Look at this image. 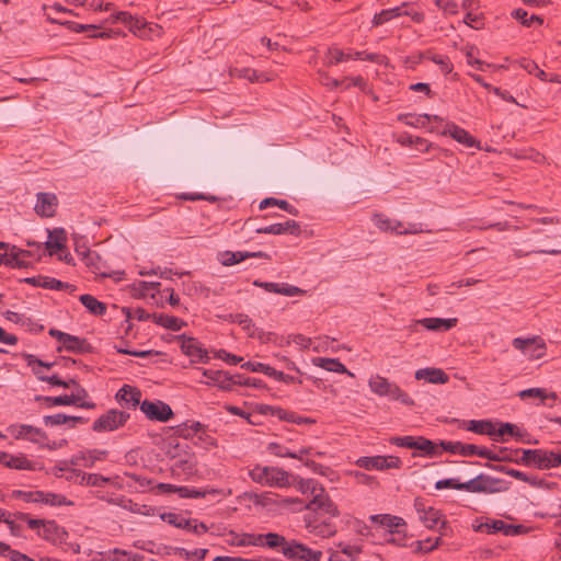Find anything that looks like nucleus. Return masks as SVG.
Returning a JSON list of instances; mask_svg holds the SVG:
<instances>
[{
  "mask_svg": "<svg viewBox=\"0 0 561 561\" xmlns=\"http://www.w3.org/2000/svg\"><path fill=\"white\" fill-rule=\"evenodd\" d=\"M368 387L371 392L379 397H388L391 400L401 402L402 404L414 405L413 399L403 391L396 382L389 381L387 378L375 375L368 380Z\"/></svg>",
  "mask_w": 561,
  "mask_h": 561,
  "instance_id": "1",
  "label": "nucleus"
},
{
  "mask_svg": "<svg viewBox=\"0 0 561 561\" xmlns=\"http://www.w3.org/2000/svg\"><path fill=\"white\" fill-rule=\"evenodd\" d=\"M522 454L523 458H519L518 465H534L540 470L559 467V462H561V454H556L553 451H547L543 449H523Z\"/></svg>",
  "mask_w": 561,
  "mask_h": 561,
  "instance_id": "2",
  "label": "nucleus"
},
{
  "mask_svg": "<svg viewBox=\"0 0 561 561\" xmlns=\"http://www.w3.org/2000/svg\"><path fill=\"white\" fill-rule=\"evenodd\" d=\"M461 486L463 490L471 493H496L507 490V486L503 480L483 473H480L476 478L463 482Z\"/></svg>",
  "mask_w": 561,
  "mask_h": 561,
  "instance_id": "3",
  "label": "nucleus"
},
{
  "mask_svg": "<svg viewBox=\"0 0 561 561\" xmlns=\"http://www.w3.org/2000/svg\"><path fill=\"white\" fill-rule=\"evenodd\" d=\"M130 414L124 410L111 409L93 422L94 432H113L123 427Z\"/></svg>",
  "mask_w": 561,
  "mask_h": 561,
  "instance_id": "4",
  "label": "nucleus"
},
{
  "mask_svg": "<svg viewBox=\"0 0 561 561\" xmlns=\"http://www.w3.org/2000/svg\"><path fill=\"white\" fill-rule=\"evenodd\" d=\"M76 251L82 255V259L85 265L91 270L95 275L106 278H113L115 280H122L125 273L123 271L114 272L110 271L106 263L102 260L101 255L95 251L87 250L84 252H80L78 249Z\"/></svg>",
  "mask_w": 561,
  "mask_h": 561,
  "instance_id": "5",
  "label": "nucleus"
},
{
  "mask_svg": "<svg viewBox=\"0 0 561 561\" xmlns=\"http://www.w3.org/2000/svg\"><path fill=\"white\" fill-rule=\"evenodd\" d=\"M304 508L316 513L328 514L331 517L340 515L337 506L331 500L323 486L312 495V499L304 505Z\"/></svg>",
  "mask_w": 561,
  "mask_h": 561,
  "instance_id": "6",
  "label": "nucleus"
},
{
  "mask_svg": "<svg viewBox=\"0 0 561 561\" xmlns=\"http://www.w3.org/2000/svg\"><path fill=\"white\" fill-rule=\"evenodd\" d=\"M512 345L533 359L542 358L546 354V342L540 336H533L527 339L515 337L512 341Z\"/></svg>",
  "mask_w": 561,
  "mask_h": 561,
  "instance_id": "7",
  "label": "nucleus"
},
{
  "mask_svg": "<svg viewBox=\"0 0 561 561\" xmlns=\"http://www.w3.org/2000/svg\"><path fill=\"white\" fill-rule=\"evenodd\" d=\"M356 465L366 470H386L401 468L402 461L397 456H373L358 458Z\"/></svg>",
  "mask_w": 561,
  "mask_h": 561,
  "instance_id": "8",
  "label": "nucleus"
},
{
  "mask_svg": "<svg viewBox=\"0 0 561 561\" xmlns=\"http://www.w3.org/2000/svg\"><path fill=\"white\" fill-rule=\"evenodd\" d=\"M178 340L181 342V351L191 358L192 363L207 364L209 362L208 352L202 347L197 339L183 334Z\"/></svg>",
  "mask_w": 561,
  "mask_h": 561,
  "instance_id": "9",
  "label": "nucleus"
},
{
  "mask_svg": "<svg viewBox=\"0 0 561 561\" xmlns=\"http://www.w3.org/2000/svg\"><path fill=\"white\" fill-rule=\"evenodd\" d=\"M140 410L151 421L167 422L173 416L171 407L160 400H144Z\"/></svg>",
  "mask_w": 561,
  "mask_h": 561,
  "instance_id": "10",
  "label": "nucleus"
},
{
  "mask_svg": "<svg viewBox=\"0 0 561 561\" xmlns=\"http://www.w3.org/2000/svg\"><path fill=\"white\" fill-rule=\"evenodd\" d=\"M38 537L54 546L66 543L69 537L65 527L57 524L54 519H46L42 529L38 530Z\"/></svg>",
  "mask_w": 561,
  "mask_h": 561,
  "instance_id": "11",
  "label": "nucleus"
},
{
  "mask_svg": "<svg viewBox=\"0 0 561 561\" xmlns=\"http://www.w3.org/2000/svg\"><path fill=\"white\" fill-rule=\"evenodd\" d=\"M8 431L15 439H28L36 444L48 439L47 434L42 428L28 424H14L9 426Z\"/></svg>",
  "mask_w": 561,
  "mask_h": 561,
  "instance_id": "12",
  "label": "nucleus"
},
{
  "mask_svg": "<svg viewBox=\"0 0 561 561\" xmlns=\"http://www.w3.org/2000/svg\"><path fill=\"white\" fill-rule=\"evenodd\" d=\"M438 133L443 136H450L454 140L467 148L476 147L480 149V141L471 136L466 129L461 128L453 122H447L444 129L438 130Z\"/></svg>",
  "mask_w": 561,
  "mask_h": 561,
  "instance_id": "13",
  "label": "nucleus"
},
{
  "mask_svg": "<svg viewBox=\"0 0 561 561\" xmlns=\"http://www.w3.org/2000/svg\"><path fill=\"white\" fill-rule=\"evenodd\" d=\"M370 522L389 530L391 535L405 534L407 523L403 518L390 514H377L369 517Z\"/></svg>",
  "mask_w": 561,
  "mask_h": 561,
  "instance_id": "14",
  "label": "nucleus"
},
{
  "mask_svg": "<svg viewBox=\"0 0 561 561\" xmlns=\"http://www.w3.org/2000/svg\"><path fill=\"white\" fill-rule=\"evenodd\" d=\"M141 391L129 385H124L115 394V400L124 409H136L140 407Z\"/></svg>",
  "mask_w": 561,
  "mask_h": 561,
  "instance_id": "15",
  "label": "nucleus"
},
{
  "mask_svg": "<svg viewBox=\"0 0 561 561\" xmlns=\"http://www.w3.org/2000/svg\"><path fill=\"white\" fill-rule=\"evenodd\" d=\"M255 232L260 234H285L299 236L301 233L300 225L295 220H286L270 226L255 228Z\"/></svg>",
  "mask_w": 561,
  "mask_h": 561,
  "instance_id": "16",
  "label": "nucleus"
},
{
  "mask_svg": "<svg viewBox=\"0 0 561 561\" xmlns=\"http://www.w3.org/2000/svg\"><path fill=\"white\" fill-rule=\"evenodd\" d=\"M523 449H508L505 447H500L497 451H493L488 449L486 447L481 448L480 457L485 458L491 461H510L518 463L519 458L517 455L522 453Z\"/></svg>",
  "mask_w": 561,
  "mask_h": 561,
  "instance_id": "17",
  "label": "nucleus"
},
{
  "mask_svg": "<svg viewBox=\"0 0 561 561\" xmlns=\"http://www.w3.org/2000/svg\"><path fill=\"white\" fill-rule=\"evenodd\" d=\"M57 207V197L51 193L41 192L37 194L35 211L41 217H53Z\"/></svg>",
  "mask_w": 561,
  "mask_h": 561,
  "instance_id": "18",
  "label": "nucleus"
},
{
  "mask_svg": "<svg viewBox=\"0 0 561 561\" xmlns=\"http://www.w3.org/2000/svg\"><path fill=\"white\" fill-rule=\"evenodd\" d=\"M442 513L432 506L419 510V519L424 524L425 527L433 529L440 523L442 535H445L447 523L442 520Z\"/></svg>",
  "mask_w": 561,
  "mask_h": 561,
  "instance_id": "19",
  "label": "nucleus"
},
{
  "mask_svg": "<svg viewBox=\"0 0 561 561\" xmlns=\"http://www.w3.org/2000/svg\"><path fill=\"white\" fill-rule=\"evenodd\" d=\"M458 320L456 318L442 319V318H424L414 321V327L422 325L427 330L436 332H445L456 327Z\"/></svg>",
  "mask_w": 561,
  "mask_h": 561,
  "instance_id": "20",
  "label": "nucleus"
},
{
  "mask_svg": "<svg viewBox=\"0 0 561 561\" xmlns=\"http://www.w3.org/2000/svg\"><path fill=\"white\" fill-rule=\"evenodd\" d=\"M178 494L182 499H197V497H225L226 493L224 490L214 489V488H204V489H194L188 486H180L178 489Z\"/></svg>",
  "mask_w": 561,
  "mask_h": 561,
  "instance_id": "21",
  "label": "nucleus"
},
{
  "mask_svg": "<svg viewBox=\"0 0 561 561\" xmlns=\"http://www.w3.org/2000/svg\"><path fill=\"white\" fill-rule=\"evenodd\" d=\"M197 370H201L203 376L206 377L209 381L215 382L220 390H232L233 375H230L224 370H211L203 368H197Z\"/></svg>",
  "mask_w": 561,
  "mask_h": 561,
  "instance_id": "22",
  "label": "nucleus"
},
{
  "mask_svg": "<svg viewBox=\"0 0 561 561\" xmlns=\"http://www.w3.org/2000/svg\"><path fill=\"white\" fill-rule=\"evenodd\" d=\"M71 473L72 476L70 479H73L75 482L80 485L103 486L105 483L110 482V478L103 477L99 473H87L77 469L71 470Z\"/></svg>",
  "mask_w": 561,
  "mask_h": 561,
  "instance_id": "23",
  "label": "nucleus"
},
{
  "mask_svg": "<svg viewBox=\"0 0 561 561\" xmlns=\"http://www.w3.org/2000/svg\"><path fill=\"white\" fill-rule=\"evenodd\" d=\"M66 350L68 352L79 353V354H85L92 352L91 344L85 340L81 339L76 335L67 334L66 339L64 340L61 346L57 348L58 352L61 350Z\"/></svg>",
  "mask_w": 561,
  "mask_h": 561,
  "instance_id": "24",
  "label": "nucleus"
},
{
  "mask_svg": "<svg viewBox=\"0 0 561 561\" xmlns=\"http://www.w3.org/2000/svg\"><path fill=\"white\" fill-rule=\"evenodd\" d=\"M415 379L425 380L430 383H446L449 380L448 375L440 368H421L415 371Z\"/></svg>",
  "mask_w": 561,
  "mask_h": 561,
  "instance_id": "25",
  "label": "nucleus"
},
{
  "mask_svg": "<svg viewBox=\"0 0 561 561\" xmlns=\"http://www.w3.org/2000/svg\"><path fill=\"white\" fill-rule=\"evenodd\" d=\"M267 449L277 457H289L299 460H302L304 456L311 453V447H301L298 450L291 451L289 448L277 443H270Z\"/></svg>",
  "mask_w": 561,
  "mask_h": 561,
  "instance_id": "26",
  "label": "nucleus"
},
{
  "mask_svg": "<svg viewBox=\"0 0 561 561\" xmlns=\"http://www.w3.org/2000/svg\"><path fill=\"white\" fill-rule=\"evenodd\" d=\"M107 450L101 449H89L82 450L71 459L72 465H78L80 460H83V466L92 467L95 461L104 460L107 457Z\"/></svg>",
  "mask_w": 561,
  "mask_h": 561,
  "instance_id": "27",
  "label": "nucleus"
},
{
  "mask_svg": "<svg viewBox=\"0 0 561 561\" xmlns=\"http://www.w3.org/2000/svg\"><path fill=\"white\" fill-rule=\"evenodd\" d=\"M398 121L404 123L405 125L412 126V127H425L430 123V121L443 122V118L437 115H428V114H422V115L400 114V115H398Z\"/></svg>",
  "mask_w": 561,
  "mask_h": 561,
  "instance_id": "28",
  "label": "nucleus"
},
{
  "mask_svg": "<svg viewBox=\"0 0 561 561\" xmlns=\"http://www.w3.org/2000/svg\"><path fill=\"white\" fill-rule=\"evenodd\" d=\"M314 366L321 367L328 371L340 374H347L353 377L354 375L342 364L337 358L316 357L312 359Z\"/></svg>",
  "mask_w": 561,
  "mask_h": 561,
  "instance_id": "29",
  "label": "nucleus"
},
{
  "mask_svg": "<svg viewBox=\"0 0 561 561\" xmlns=\"http://www.w3.org/2000/svg\"><path fill=\"white\" fill-rule=\"evenodd\" d=\"M41 495L37 504H45L48 506H72L73 502L68 500L65 495L53 492L38 491Z\"/></svg>",
  "mask_w": 561,
  "mask_h": 561,
  "instance_id": "30",
  "label": "nucleus"
},
{
  "mask_svg": "<svg viewBox=\"0 0 561 561\" xmlns=\"http://www.w3.org/2000/svg\"><path fill=\"white\" fill-rule=\"evenodd\" d=\"M79 300L93 316H103L107 310V306L104 302L99 301L92 295H81Z\"/></svg>",
  "mask_w": 561,
  "mask_h": 561,
  "instance_id": "31",
  "label": "nucleus"
},
{
  "mask_svg": "<svg viewBox=\"0 0 561 561\" xmlns=\"http://www.w3.org/2000/svg\"><path fill=\"white\" fill-rule=\"evenodd\" d=\"M67 236L62 228H56L53 231H48V240L45 242V247L48 250H64L66 248Z\"/></svg>",
  "mask_w": 561,
  "mask_h": 561,
  "instance_id": "32",
  "label": "nucleus"
},
{
  "mask_svg": "<svg viewBox=\"0 0 561 561\" xmlns=\"http://www.w3.org/2000/svg\"><path fill=\"white\" fill-rule=\"evenodd\" d=\"M268 481L266 485L268 486H287L289 485V474L287 471L276 468V467H268Z\"/></svg>",
  "mask_w": 561,
  "mask_h": 561,
  "instance_id": "33",
  "label": "nucleus"
},
{
  "mask_svg": "<svg viewBox=\"0 0 561 561\" xmlns=\"http://www.w3.org/2000/svg\"><path fill=\"white\" fill-rule=\"evenodd\" d=\"M152 320L154 323L172 331H179L185 324L183 320L164 313H152Z\"/></svg>",
  "mask_w": 561,
  "mask_h": 561,
  "instance_id": "34",
  "label": "nucleus"
},
{
  "mask_svg": "<svg viewBox=\"0 0 561 561\" xmlns=\"http://www.w3.org/2000/svg\"><path fill=\"white\" fill-rule=\"evenodd\" d=\"M468 431L474 432L477 434L489 435L493 440L499 442L500 439L495 438V426L489 420L476 421L472 420L467 427Z\"/></svg>",
  "mask_w": 561,
  "mask_h": 561,
  "instance_id": "35",
  "label": "nucleus"
},
{
  "mask_svg": "<svg viewBox=\"0 0 561 561\" xmlns=\"http://www.w3.org/2000/svg\"><path fill=\"white\" fill-rule=\"evenodd\" d=\"M405 7H408V3H403L401 7L381 10L374 15L371 21L373 25L379 26L394 18L402 16V9Z\"/></svg>",
  "mask_w": 561,
  "mask_h": 561,
  "instance_id": "36",
  "label": "nucleus"
},
{
  "mask_svg": "<svg viewBox=\"0 0 561 561\" xmlns=\"http://www.w3.org/2000/svg\"><path fill=\"white\" fill-rule=\"evenodd\" d=\"M473 529L485 534L503 533L506 536V524L502 519H488L484 523L473 526Z\"/></svg>",
  "mask_w": 561,
  "mask_h": 561,
  "instance_id": "37",
  "label": "nucleus"
},
{
  "mask_svg": "<svg viewBox=\"0 0 561 561\" xmlns=\"http://www.w3.org/2000/svg\"><path fill=\"white\" fill-rule=\"evenodd\" d=\"M161 519L176 528L191 530V523L197 522L196 519H190L184 517L181 514L176 513H163L161 514Z\"/></svg>",
  "mask_w": 561,
  "mask_h": 561,
  "instance_id": "38",
  "label": "nucleus"
},
{
  "mask_svg": "<svg viewBox=\"0 0 561 561\" xmlns=\"http://www.w3.org/2000/svg\"><path fill=\"white\" fill-rule=\"evenodd\" d=\"M69 396L70 399L72 400L71 405L89 410L95 409L96 407V404L93 401L88 400L89 393L81 386H78V388L76 389V393H71Z\"/></svg>",
  "mask_w": 561,
  "mask_h": 561,
  "instance_id": "39",
  "label": "nucleus"
},
{
  "mask_svg": "<svg viewBox=\"0 0 561 561\" xmlns=\"http://www.w3.org/2000/svg\"><path fill=\"white\" fill-rule=\"evenodd\" d=\"M288 541L289 540H287L283 535L278 533H266L264 548L280 552L283 554V551Z\"/></svg>",
  "mask_w": 561,
  "mask_h": 561,
  "instance_id": "40",
  "label": "nucleus"
},
{
  "mask_svg": "<svg viewBox=\"0 0 561 561\" xmlns=\"http://www.w3.org/2000/svg\"><path fill=\"white\" fill-rule=\"evenodd\" d=\"M4 467L16 470H35V463L22 454L18 456L10 455L8 461L4 462Z\"/></svg>",
  "mask_w": 561,
  "mask_h": 561,
  "instance_id": "41",
  "label": "nucleus"
},
{
  "mask_svg": "<svg viewBox=\"0 0 561 561\" xmlns=\"http://www.w3.org/2000/svg\"><path fill=\"white\" fill-rule=\"evenodd\" d=\"M416 450L423 453L424 456L435 457L442 454L439 445L425 438L424 436H417Z\"/></svg>",
  "mask_w": 561,
  "mask_h": 561,
  "instance_id": "42",
  "label": "nucleus"
},
{
  "mask_svg": "<svg viewBox=\"0 0 561 561\" xmlns=\"http://www.w3.org/2000/svg\"><path fill=\"white\" fill-rule=\"evenodd\" d=\"M304 545L296 539H290L283 551L284 558L289 561H301Z\"/></svg>",
  "mask_w": 561,
  "mask_h": 561,
  "instance_id": "43",
  "label": "nucleus"
},
{
  "mask_svg": "<svg viewBox=\"0 0 561 561\" xmlns=\"http://www.w3.org/2000/svg\"><path fill=\"white\" fill-rule=\"evenodd\" d=\"M39 287L46 288V289H54V290H64V289H69L70 291L76 290L75 285H71L69 283H64L59 279H56V278L49 277V276H43V282L39 284Z\"/></svg>",
  "mask_w": 561,
  "mask_h": 561,
  "instance_id": "44",
  "label": "nucleus"
},
{
  "mask_svg": "<svg viewBox=\"0 0 561 561\" xmlns=\"http://www.w3.org/2000/svg\"><path fill=\"white\" fill-rule=\"evenodd\" d=\"M268 206H277L280 209H283V210H285V211H287L289 214L297 215V210L294 208V206L290 205L285 199H277V198H274V197H267V198H264L260 203L259 207H260V209H265Z\"/></svg>",
  "mask_w": 561,
  "mask_h": 561,
  "instance_id": "45",
  "label": "nucleus"
},
{
  "mask_svg": "<svg viewBox=\"0 0 561 561\" xmlns=\"http://www.w3.org/2000/svg\"><path fill=\"white\" fill-rule=\"evenodd\" d=\"M506 434L516 437L517 439H520L524 443H529V440L522 439L523 434L520 430L515 424L512 423H501L500 427L495 430L494 437L499 439V437L504 436Z\"/></svg>",
  "mask_w": 561,
  "mask_h": 561,
  "instance_id": "46",
  "label": "nucleus"
},
{
  "mask_svg": "<svg viewBox=\"0 0 561 561\" xmlns=\"http://www.w3.org/2000/svg\"><path fill=\"white\" fill-rule=\"evenodd\" d=\"M8 499L22 500L25 503H38V491H23V490H13L9 495H5Z\"/></svg>",
  "mask_w": 561,
  "mask_h": 561,
  "instance_id": "47",
  "label": "nucleus"
},
{
  "mask_svg": "<svg viewBox=\"0 0 561 561\" xmlns=\"http://www.w3.org/2000/svg\"><path fill=\"white\" fill-rule=\"evenodd\" d=\"M35 400L45 402L49 408L59 405H71L72 402L69 394L58 397L36 396Z\"/></svg>",
  "mask_w": 561,
  "mask_h": 561,
  "instance_id": "48",
  "label": "nucleus"
},
{
  "mask_svg": "<svg viewBox=\"0 0 561 561\" xmlns=\"http://www.w3.org/2000/svg\"><path fill=\"white\" fill-rule=\"evenodd\" d=\"M16 519L24 520L27 524V527L32 530L36 531L38 536V530L42 529L46 519L43 518H32L27 513L16 512L13 514Z\"/></svg>",
  "mask_w": 561,
  "mask_h": 561,
  "instance_id": "49",
  "label": "nucleus"
},
{
  "mask_svg": "<svg viewBox=\"0 0 561 561\" xmlns=\"http://www.w3.org/2000/svg\"><path fill=\"white\" fill-rule=\"evenodd\" d=\"M518 396L522 398V399H525V398H540L541 400H545V399H552V400H556L557 399V393L556 392H551L550 394H547L546 393V390L542 389V388H529V389H525V390H522Z\"/></svg>",
  "mask_w": 561,
  "mask_h": 561,
  "instance_id": "50",
  "label": "nucleus"
},
{
  "mask_svg": "<svg viewBox=\"0 0 561 561\" xmlns=\"http://www.w3.org/2000/svg\"><path fill=\"white\" fill-rule=\"evenodd\" d=\"M323 485L314 479H300L297 489L302 494L314 495Z\"/></svg>",
  "mask_w": 561,
  "mask_h": 561,
  "instance_id": "51",
  "label": "nucleus"
},
{
  "mask_svg": "<svg viewBox=\"0 0 561 561\" xmlns=\"http://www.w3.org/2000/svg\"><path fill=\"white\" fill-rule=\"evenodd\" d=\"M512 16L519 21L524 26H530L534 22H538L539 24H542L543 20L538 15H530L528 18L527 11L524 9H516L512 12Z\"/></svg>",
  "mask_w": 561,
  "mask_h": 561,
  "instance_id": "52",
  "label": "nucleus"
},
{
  "mask_svg": "<svg viewBox=\"0 0 561 561\" xmlns=\"http://www.w3.org/2000/svg\"><path fill=\"white\" fill-rule=\"evenodd\" d=\"M229 538L227 539V543L232 547H248L250 546V536L249 533L238 534L236 531L229 533Z\"/></svg>",
  "mask_w": 561,
  "mask_h": 561,
  "instance_id": "53",
  "label": "nucleus"
},
{
  "mask_svg": "<svg viewBox=\"0 0 561 561\" xmlns=\"http://www.w3.org/2000/svg\"><path fill=\"white\" fill-rule=\"evenodd\" d=\"M247 259V255L242 251L231 252L226 251L221 254V264L225 266H231L238 264Z\"/></svg>",
  "mask_w": 561,
  "mask_h": 561,
  "instance_id": "54",
  "label": "nucleus"
},
{
  "mask_svg": "<svg viewBox=\"0 0 561 561\" xmlns=\"http://www.w3.org/2000/svg\"><path fill=\"white\" fill-rule=\"evenodd\" d=\"M122 311L126 316L127 320H129L131 318H135L139 321H146V320L152 319V314L148 313L144 308H140V307L135 308V309L124 307L122 309Z\"/></svg>",
  "mask_w": 561,
  "mask_h": 561,
  "instance_id": "55",
  "label": "nucleus"
},
{
  "mask_svg": "<svg viewBox=\"0 0 561 561\" xmlns=\"http://www.w3.org/2000/svg\"><path fill=\"white\" fill-rule=\"evenodd\" d=\"M308 527H311V531L321 537H330L336 533V528L334 525L328 522H323L319 525L311 526L308 524Z\"/></svg>",
  "mask_w": 561,
  "mask_h": 561,
  "instance_id": "56",
  "label": "nucleus"
},
{
  "mask_svg": "<svg viewBox=\"0 0 561 561\" xmlns=\"http://www.w3.org/2000/svg\"><path fill=\"white\" fill-rule=\"evenodd\" d=\"M390 444L404 447L410 449H415L417 443V436H396L389 439Z\"/></svg>",
  "mask_w": 561,
  "mask_h": 561,
  "instance_id": "57",
  "label": "nucleus"
},
{
  "mask_svg": "<svg viewBox=\"0 0 561 561\" xmlns=\"http://www.w3.org/2000/svg\"><path fill=\"white\" fill-rule=\"evenodd\" d=\"M234 385L261 388L263 386V381L261 379L250 378V377H245L243 375L237 374V375H233L232 387Z\"/></svg>",
  "mask_w": 561,
  "mask_h": 561,
  "instance_id": "58",
  "label": "nucleus"
},
{
  "mask_svg": "<svg viewBox=\"0 0 561 561\" xmlns=\"http://www.w3.org/2000/svg\"><path fill=\"white\" fill-rule=\"evenodd\" d=\"M275 294L294 297V296H302L306 294L305 289H301L297 286L289 285L287 283H278V287Z\"/></svg>",
  "mask_w": 561,
  "mask_h": 561,
  "instance_id": "59",
  "label": "nucleus"
},
{
  "mask_svg": "<svg viewBox=\"0 0 561 561\" xmlns=\"http://www.w3.org/2000/svg\"><path fill=\"white\" fill-rule=\"evenodd\" d=\"M439 545H442V537L427 538L417 541L416 550L420 552L427 553L436 549Z\"/></svg>",
  "mask_w": 561,
  "mask_h": 561,
  "instance_id": "60",
  "label": "nucleus"
},
{
  "mask_svg": "<svg viewBox=\"0 0 561 561\" xmlns=\"http://www.w3.org/2000/svg\"><path fill=\"white\" fill-rule=\"evenodd\" d=\"M250 477L254 482L266 485L268 481V467L255 466L250 471Z\"/></svg>",
  "mask_w": 561,
  "mask_h": 561,
  "instance_id": "61",
  "label": "nucleus"
},
{
  "mask_svg": "<svg viewBox=\"0 0 561 561\" xmlns=\"http://www.w3.org/2000/svg\"><path fill=\"white\" fill-rule=\"evenodd\" d=\"M207 552H208L207 549H195L193 551H188L184 548L176 549V554L186 560H191V559L203 560L206 557Z\"/></svg>",
  "mask_w": 561,
  "mask_h": 561,
  "instance_id": "62",
  "label": "nucleus"
},
{
  "mask_svg": "<svg viewBox=\"0 0 561 561\" xmlns=\"http://www.w3.org/2000/svg\"><path fill=\"white\" fill-rule=\"evenodd\" d=\"M277 415L279 419L286 420L291 423H297V424H301V423L313 424L314 423V420H312V419L297 416V415H295V413L286 412L282 409L277 410Z\"/></svg>",
  "mask_w": 561,
  "mask_h": 561,
  "instance_id": "63",
  "label": "nucleus"
},
{
  "mask_svg": "<svg viewBox=\"0 0 561 561\" xmlns=\"http://www.w3.org/2000/svg\"><path fill=\"white\" fill-rule=\"evenodd\" d=\"M340 552L345 557L346 561H354L356 557L362 552V549L357 546H351L340 542L337 545Z\"/></svg>",
  "mask_w": 561,
  "mask_h": 561,
  "instance_id": "64",
  "label": "nucleus"
}]
</instances>
